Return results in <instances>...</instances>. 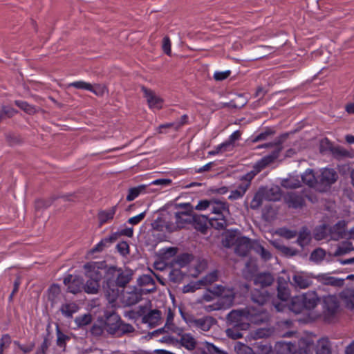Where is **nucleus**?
Listing matches in <instances>:
<instances>
[{
    "label": "nucleus",
    "mask_w": 354,
    "mask_h": 354,
    "mask_svg": "<svg viewBox=\"0 0 354 354\" xmlns=\"http://www.w3.org/2000/svg\"><path fill=\"white\" fill-rule=\"evenodd\" d=\"M306 310H313L318 304L319 298L315 291H308L301 295Z\"/></svg>",
    "instance_id": "obj_17"
},
{
    "label": "nucleus",
    "mask_w": 354,
    "mask_h": 354,
    "mask_svg": "<svg viewBox=\"0 0 354 354\" xmlns=\"http://www.w3.org/2000/svg\"><path fill=\"white\" fill-rule=\"evenodd\" d=\"M130 270H123L115 266H110L106 276V281H103L102 288L105 296L111 304L116 301L119 294V288H124L131 279Z\"/></svg>",
    "instance_id": "obj_1"
},
{
    "label": "nucleus",
    "mask_w": 354,
    "mask_h": 354,
    "mask_svg": "<svg viewBox=\"0 0 354 354\" xmlns=\"http://www.w3.org/2000/svg\"><path fill=\"white\" fill-rule=\"evenodd\" d=\"M235 351L237 354H255L251 347L241 342L236 344Z\"/></svg>",
    "instance_id": "obj_46"
},
{
    "label": "nucleus",
    "mask_w": 354,
    "mask_h": 354,
    "mask_svg": "<svg viewBox=\"0 0 354 354\" xmlns=\"http://www.w3.org/2000/svg\"><path fill=\"white\" fill-rule=\"evenodd\" d=\"M237 240V238H236V236L232 233L227 234L225 237V239L223 241V244L227 248H230L232 246H236V241Z\"/></svg>",
    "instance_id": "obj_55"
},
{
    "label": "nucleus",
    "mask_w": 354,
    "mask_h": 354,
    "mask_svg": "<svg viewBox=\"0 0 354 354\" xmlns=\"http://www.w3.org/2000/svg\"><path fill=\"white\" fill-rule=\"evenodd\" d=\"M313 281L310 277L306 273L298 272L294 274L292 277V284L300 289H305L311 286Z\"/></svg>",
    "instance_id": "obj_16"
},
{
    "label": "nucleus",
    "mask_w": 354,
    "mask_h": 354,
    "mask_svg": "<svg viewBox=\"0 0 354 354\" xmlns=\"http://www.w3.org/2000/svg\"><path fill=\"white\" fill-rule=\"evenodd\" d=\"M231 74V71L227 70L225 71H216L214 74V78L216 81H222L227 79Z\"/></svg>",
    "instance_id": "obj_59"
},
{
    "label": "nucleus",
    "mask_w": 354,
    "mask_h": 354,
    "mask_svg": "<svg viewBox=\"0 0 354 354\" xmlns=\"http://www.w3.org/2000/svg\"><path fill=\"white\" fill-rule=\"evenodd\" d=\"M173 321L174 314L169 310L167 317L166 323L162 330H165L167 332L179 333V331L181 330L175 326Z\"/></svg>",
    "instance_id": "obj_34"
},
{
    "label": "nucleus",
    "mask_w": 354,
    "mask_h": 354,
    "mask_svg": "<svg viewBox=\"0 0 354 354\" xmlns=\"http://www.w3.org/2000/svg\"><path fill=\"white\" fill-rule=\"evenodd\" d=\"M267 318L268 315L262 308H256L252 306L232 310L227 316V319L231 324L240 326L241 330H248L250 323L259 324Z\"/></svg>",
    "instance_id": "obj_2"
},
{
    "label": "nucleus",
    "mask_w": 354,
    "mask_h": 354,
    "mask_svg": "<svg viewBox=\"0 0 354 354\" xmlns=\"http://www.w3.org/2000/svg\"><path fill=\"white\" fill-rule=\"evenodd\" d=\"M353 250H354V248L351 242L344 241L337 248L335 255L340 256L345 254Z\"/></svg>",
    "instance_id": "obj_39"
},
{
    "label": "nucleus",
    "mask_w": 354,
    "mask_h": 354,
    "mask_svg": "<svg viewBox=\"0 0 354 354\" xmlns=\"http://www.w3.org/2000/svg\"><path fill=\"white\" fill-rule=\"evenodd\" d=\"M145 216L146 212H141L136 216L129 218L128 220V223L133 225H137L145 218Z\"/></svg>",
    "instance_id": "obj_58"
},
{
    "label": "nucleus",
    "mask_w": 354,
    "mask_h": 354,
    "mask_svg": "<svg viewBox=\"0 0 354 354\" xmlns=\"http://www.w3.org/2000/svg\"><path fill=\"white\" fill-rule=\"evenodd\" d=\"M171 40H170L169 37L168 36L164 37L163 39H162V48L163 52L167 55H171Z\"/></svg>",
    "instance_id": "obj_54"
},
{
    "label": "nucleus",
    "mask_w": 354,
    "mask_h": 354,
    "mask_svg": "<svg viewBox=\"0 0 354 354\" xmlns=\"http://www.w3.org/2000/svg\"><path fill=\"white\" fill-rule=\"evenodd\" d=\"M284 202L288 207L297 209L305 205V199L302 194L290 192L284 196Z\"/></svg>",
    "instance_id": "obj_12"
},
{
    "label": "nucleus",
    "mask_w": 354,
    "mask_h": 354,
    "mask_svg": "<svg viewBox=\"0 0 354 354\" xmlns=\"http://www.w3.org/2000/svg\"><path fill=\"white\" fill-rule=\"evenodd\" d=\"M301 295L293 297L288 305V308L295 314H299L306 310Z\"/></svg>",
    "instance_id": "obj_26"
},
{
    "label": "nucleus",
    "mask_w": 354,
    "mask_h": 354,
    "mask_svg": "<svg viewBox=\"0 0 354 354\" xmlns=\"http://www.w3.org/2000/svg\"><path fill=\"white\" fill-rule=\"evenodd\" d=\"M274 131L270 129H267L266 131L259 133L256 136H253L252 138V142L255 143L261 140H265L268 138V137L270 135H272Z\"/></svg>",
    "instance_id": "obj_50"
},
{
    "label": "nucleus",
    "mask_w": 354,
    "mask_h": 354,
    "mask_svg": "<svg viewBox=\"0 0 354 354\" xmlns=\"http://www.w3.org/2000/svg\"><path fill=\"white\" fill-rule=\"evenodd\" d=\"M257 354H270L272 352V346L263 341L256 344Z\"/></svg>",
    "instance_id": "obj_43"
},
{
    "label": "nucleus",
    "mask_w": 354,
    "mask_h": 354,
    "mask_svg": "<svg viewBox=\"0 0 354 354\" xmlns=\"http://www.w3.org/2000/svg\"><path fill=\"white\" fill-rule=\"evenodd\" d=\"M250 185V181L243 183L238 185L236 189L232 190L230 194L228 196V199L230 201H235L241 198Z\"/></svg>",
    "instance_id": "obj_25"
},
{
    "label": "nucleus",
    "mask_w": 354,
    "mask_h": 354,
    "mask_svg": "<svg viewBox=\"0 0 354 354\" xmlns=\"http://www.w3.org/2000/svg\"><path fill=\"white\" fill-rule=\"evenodd\" d=\"M69 86L77 89L86 90L97 93L96 91L93 89V86L90 83L84 81H75L71 82L69 84Z\"/></svg>",
    "instance_id": "obj_40"
},
{
    "label": "nucleus",
    "mask_w": 354,
    "mask_h": 354,
    "mask_svg": "<svg viewBox=\"0 0 354 354\" xmlns=\"http://www.w3.org/2000/svg\"><path fill=\"white\" fill-rule=\"evenodd\" d=\"M117 206H113L112 207L105 209L101 210L97 214V218L99 221L100 226H102L106 223L111 222L116 213Z\"/></svg>",
    "instance_id": "obj_21"
},
{
    "label": "nucleus",
    "mask_w": 354,
    "mask_h": 354,
    "mask_svg": "<svg viewBox=\"0 0 354 354\" xmlns=\"http://www.w3.org/2000/svg\"><path fill=\"white\" fill-rule=\"evenodd\" d=\"M185 277V274L179 269H173L169 274V281L175 283H180Z\"/></svg>",
    "instance_id": "obj_38"
},
{
    "label": "nucleus",
    "mask_w": 354,
    "mask_h": 354,
    "mask_svg": "<svg viewBox=\"0 0 354 354\" xmlns=\"http://www.w3.org/2000/svg\"><path fill=\"white\" fill-rule=\"evenodd\" d=\"M331 348L328 339H320L316 346V354H330Z\"/></svg>",
    "instance_id": "obj_29"
},
{
    "label": "nucleus",
    "mask_w": 354,
    "mask_h": 354,
    "mask_svg": "<svg viewBox=\"0 0 354 354\" xmlns=\"http://www.w3.org/2000/svg\"><path fill=\"white\" fill-rule=\"evenodd\" d=\"M218 279V271L214 270L207 274H206L204 277H203L201 279L198 280L200 282V284L202 286H207L209 284H212V283L216 281Z\"/></svg>",
    "instance_id": "obj_37"
},
{
    "label": "nucleus",
    "mask_w": 354,
    "mask_h": 354,
    "mask_svg": "<svg viewBox=\"0 0 354 354\" xmlns=\"http://www.w3.org/2000/svg\"><path fill=\"white\" fill-rule=\"evenodd\" d=\"M147 187V186L145 185H140L137 187L130 188L126 198L127 201L130 202L136 199L140 194L145 192Z\"/></svg>",
    "instance_id": "obj_30"
},
{
    "label": "nucleus",
    "mask_w": 354,
    "mask_h": 354,
    "mask_svg": "<svg viewBox=\"0 0 354 354\" xmlns=\"http://www.w3.org/2000/svg\"><path fill=\"white\" fill-rule=\"evenodd\" d=\"M250 298L254 304L262 306L270 301L271 295L264 288H255L251 291Z\"/></svg>",
    "instance_id": "obj_14"
},
{
    "label": "nucleus",
    "mask_w": 354,
    "mask_h": 354,
    "mask_svg": "<svg viewBox=\"0 0 354 354\" xmlns=\"http://www.w3.org/2000/svg\"><path fill=\"white\" fill-rule=\"evenodd\" d=\"M317 281L324 285L339 287L343 285V280L330 276L328 274H319L316 277Z\"/></svg>",
    "instance_id": "obj_24"
},
{
    "label": "nucleus",
    "mask_w": 354,
    "mask_h": 354,
    "mask_svg": "<svg viewBox=\"0 0 354 354\" xmlns=\"http://www.w3.org/2000/svg\"><path fill=\"white\" fill-rule=\"evenodd\" d=\"M138 283L140 286H148L151 285L152 286H154V281L153 278L147 274H144L139 277L138 279Z\"/></svg>",
    "instance_id": "obj_53"
},
{
    "label": "nucleus",
    "mask_w": 354,
    "mask_h": 354,
    "mask_svg": "<svg viewBox=\"0 0 354 354\" xmlns=\"http://www.w3.org/2000/svg\"><path fill=\"white\" fill-rule=\"evenodd\" d=\"M337 172L333 168L324 167L318 174V192H326L338 179Z\"/></svg>",
    "instance_id": "obj_8"
},
{
    "label": "nucleus",
    "mask_w": 354,
    "mask_h": 354,
    "mask_svg": "<svg viewBox=\"0 0 354 354\" xmlns=\"http://www.w3.org/2000/svg\"><path fill=\"white\" fill-rule=\"evenodd\" d=\"M142 290L134 288L123 293L122 301L126 306H133L138 303L142 297Z\"/></svg>",
    "instance_id": "obj_15"
},
{
    "label": "nucleus",
    "mask_w": 354,
    "mask_h": 354,
    "mask_svg": "<svg viewBox=\"0 0 354 354\" xmlns=\"http://www.w3.org/2000/svg\"><path fill=\"white\" fill-rule=\"evenodd\" d=\"M109 268L106 261H90L84 265L85 275L88 279L106 281Z\"/></svg>",
    "instance_id": "obj_7"
},
{
    "label": "nucleus",
    "mask_w": 354,
    "mask_h": 354,
    "mask_svg": "<svg viewBox=\"0 0 354 354\" xmlns=\"http://www.w3.org/2000/svg\"><path fill=\"white\" fill-rule=\"evenodd\" d=\"M252 248L251 240L245 236L237 238L236 246L234 248L235 253L241 257H245L248 254Z\"/></svg>",
    "instance_id": "obj_13"
},
{
    "label": "nucleus",
    "mask_w": 354,
    "mask_h": 354,
    "mask_svg": "<svg viewBox=\"0 0 354 354\" xmlns=\"http://www.w3.org/2000/svg\"><path fill=\"white\" fill-rule=\"evenodd\" d=\"M83 279L77 275L68 274L64 279V283L67 286L68 291L76 294L81 292L84 285Z\"/></svg>",
    "instance_id": "obj_10"
},
{
    "label": "nucleus",
    "mask_w": 354,
    "mask_h": 354,
    "mask_svg": "<svg viewBox=\"0 0 354 354\" xmlns=\"http://www.w3.org/2000/svg\"><path fill=\"white\" fill-rule=\"evenodd\" d=\"M209 210L213 216L209 218L203 217V219H208L210 225L216 230L225 229L228 225L227 216L230 215L228 203L220 200H212Z\"/></svg>",
    "instance_id": "obj_4"
},
{
    "label": "nucleus",
    "mask_w": 354,
    "mask_h": 354,
    "mask_svg": "<svg viewBox=\"0 0 354 354\" xmlns=\"http://www.w3.org/2000/svg\"><path fill=\"white\" fill-rule=\"evenodd\" d=\"M0 113L2 115V118L4 119L6 118L12 117L17 113V111L11 106H2L1 109L0 110Z\"/></svg>",
    "instance_id": "obj_51"
},
{
    "label": "nucleus",
    "mask_w": 354,
    "mask_h": 354,
    "mask_svg": "<svg viewBox=\"0 0 354 354\" xmlns=\"http://www.w3.org/2000/svg\"><path fill=\"white\" fill-rule=\"evenodd\" d=\"M56 335H57V341L56 344L57 346L59 348H62L64 350H65L66 347V342L71 339V337L65 335L62 331L61 330L60 328L58 325H57L56 327Z\"/></svg>",
    "instance_id": "obj_32"
},
{
    "label": "nucleus",
    "mask_w": 354,
    "mask_h": 354,
    "mask_svg": "<svg viewBox=\"0 0 354 354\" xmlns=\"http://www.w3.org/2000/svg\"><path fill=\"white\" fill-rule=\"evenodd\" d=\"M255 250L264 261L270 260L272 257L271 253L260 244L257 245Z\"/></svg>",
    "instance_id": "obj_48"
},
{
    "label": "nucleus",
    "mask_w": 354,
    "mask_h": 354,
    "mask_svg": "<svg viewBox=\"0 0 354 354\" xmlns=\"http://www.w3.org/2000/svg\"><path fill=\"white\" fill-rule=\"evenodd\" d=\"M326 256L325 251L322 248H317L313 251L310 254V259L315 261H319L324 259Z\"/></svg>",
    "instance_id": "obj_49"
},
{
    "label": "nucleus",
    "mask_w": 354,
    "mask_h": 354,
    "mask_svg": "<svg viewBox=\"0 0 354 354\" xmlns=\"http://www.w3.org/2000/svg\"><path fill=\"white\" fill-rule=\"evenodd\" d=\"M280 149H281L279 147L277 151H274L272 154L266 156L263 158H262L263 159V161H265L268 165L271 164L277 158Z\"/></svg>",
    "instance_id": "obj_63"
},
{
    "label": "nucleus",
    "mask_w": 354,
    "mask_h": 354,
    "mask_svg": "<svg viewBox=\"0 0 354 354\" xmlns=\"http://www.w3.org/2000/svg\"><path fill=\"white\" fill-rule=\"evenodd\" d=\"M180 205L183 207V210L175 213V223H167L165 225L166 229L170 232L183 228L186 224L191 223L193 221L196 222V218L192 215V206L189 203Z\"/></svg>",
    "instance_id": "obj_6"
},
{
    "label": "nucleus",
    "mask_w": 354,
    "mask_h": 354,
    "mask_svg": "<svg viewBox=\"0 0 354 354\" xmlns=\"http://www.w3.org/2000/svg\"><path fill=\"white\" fill-rule=\"evenodd\" d=\"M59 310L65 317L71 318L79 310V306L75 302L65 303L61 306Z\"/></svg>",
    "instance_id": "obj_27"
},
{
    "label": "nucleus",
    "mask_w": 354,
    "mask_h": 354,
    "mask_svg": "<svg viewBox=\"0 0 354 354\" xmlns=\"http://www.w3.org/2000/svg\"><path fill=\"white\" fill-rule=\"evenodd\" d=\"M205 348L209 354H227V352L221 350L219 348L211 343H207Z\"/></svg>",
    "instance_id": "obj_57"
},
{
    "label": "nucleus",
    "mask_w": 354,
    "mask_h": 354,
    "mask_svg": "<svg viewBox=\"0 0 354 354\" xmlns=\"http://www.w3.org/2000/svg\"><path fill=\"white\" fill-rule=\"evenodd\" d=\"M15 103L19 108L24 110L26 113H30L33 111L34 108L25 101L15 100Z\"/></svg>",
    "instance_id": "obj_56"
},
{
    "label": "nucleus",
    "mask_w": 354,
    "mask_h": 354,
    "mask_svg": "<svg viewBox=\"0 0 354 354\" xmlns=\"http://www.w3.org/2000/svg\"><path fill=\"white\" fill-rule=\"evenodd\" d=\"M274 281L273 276L268 272L259 273L255 276L254 283L261 288L270 286Z\"/></svg>",
    "instance_id": "obj_23"
},
{
    "label": "nucleus",
    "mask_w": 354,
    "mask_h": 354,
    "mask_svg": "<svg viewBox=\"0 0 354 354\" xmlns=\"http://www.w3.org/2000/svg\"><path fill=\"white\" fill-rule=\"evenodd\" d=\"M243 330H241L240 326H237V325L234 324L231 328L226 330V334L230 338L238 339L243 337Z\"/></svg>",
    "instance_id": "obj_36"
},
{
    "label": "nucleus",
    "mask_w": 354,
    "mask_h": 354,
    "mask_svg": "<svg viewBox=\"0 0 354 354\" xmlns=\"http://www.w3.org/2000/svg\"><path fill=\"white\" fill-rule=\"evenodd\" d=\"M100 281L95 279H88L86 283L83 285L84 292L88 294H97L100 287Z\"/></svg>",
    "instance_id": "obj_28"
},
{
    "label": "nucleus",
    "mask_w": 354,
    "mask_h": 354,
    "mask_svg": "<svg viewBox=\"0 0 354 354\" xmlns=\"http://www.w3.org/2000/svg\"><path fill=\"white\" fill-rule=\"evenodd\" d=\"M290 292L286 283H279L277 287V297L282 301H287L290 297Z\"/></svg>",
    "instance_id": "obj_33"
},
{
    "label": "nucleus",
    "mask_w": 354,
    "mask_h": 354,
    "mask_svg": "<svg viewBox=\"0 0 354 354\" xmlns=\"http://www.w3.org/2000/svg\"><path fill=\"white\" fill-rule=\"evenodd\" d=\"M192 259V255L189 254L188 253H183L178 256H177L176 259V263L180 266V267H185L188 263H190V261Z\"/></svg>",
    "instance_id": "obj_44"
},
{
    "label": "nucleus",
    "mask_w": 354,
    "mask_h": 354,
    "mask_svg": "<svg viewBox=\"0 0 354 354\" xmlns=\"http://www.w3.org/2000/svg\"><path fill=\"white\" fill-rule=\"evenodd\" d=\"M217 296L216 301L211 304L204 305V309L207 312L227 309L231 307L234 303L235 293L233 289L226 288L225 286L218 285L213 287L212 290L204 293L202 299L209 302Z\"/></svg>",
    "instance_id": "obj_3"
},
{
    "label": "nucleus",
    "mask_w": 354,
    "mask_h": 354,
    "mask_svg": "<svg viewBox=\"0 0 354 354\" xmlns=\"http://www.w3.org/2000/svg\"><path fill=\"white\" fill-rule=\"evenodd\" d=\"M104 324L105 331L116 337H120L125 334L134 331V328L132 325L124 323L121 318L115 313L107 316Z\"/></svg>",
    "instance_id": "obj_5"
},
{
    "label": "nucleus",
    "mask_w": 354,
    "mask_h": 354,
    "mask_svg": "<svg viewBox=\"0 0 354 354\" xmlns=\"http://www.w3.org/2000/svg\"><path fill=\"white\" fill-rule=\"evenodd\" d=\"M180 344L188 350H193L195 348L196 342L192 335L189 333L182 335L180 339Z\"/></svg>",
    "instance_id": "obj_31"
},
{
    "label": "nucleus",
    "mask_w": 354,
    "mask_h": 354,
    "mask_svg": "<svg viewBox=\"0 0 354 354\" xmlns=\"http://www.w3.org/2000/svg\"><path fill=\"white\" fill-rule=\"evenodd\" d=\"M333 154L339 157H348L349 152L342 147H336L333 149Z\"/></svg>",
    "instance_id": "obj_64"
},
{
    "label": "nucleus",
    "mask_w": 354,
    "mask_h": 354,
    "mask_svg": "<svg viewBox=\"0 0 354 354\" xmlns=\"http://www.w3.org/2000/svg\"><path fill=\"white\" fill-rule=\"evenodd\" d=\"M161 319V313L159 310H151L147 315H144L142 321L147 324L150 328H154L159 324Z\"/></svg>",
    "instance_id": "obj_19"
},
{
    "label": "nucleus",
    "mask_w": 354,
    "mask_h": 354,
    "mask_svg": "<svg viewBox=\"0 0 354 354\" xmlns=\"http://www.w3.org/2000/svg\"><path fill=\"white\" fill-rule=\"evenodd\" d=\"M104 331H105L104 323L102 325L94 324L90 330L91 335L96 337L101 336Z\"/></svg>",
    "instance_id": "obj_52"
},
{
    "label": "nucleus",
    "mask_w": 354,
    "mask_h": 354,
    "mask_svg": "<svg viewBox=\"0 0 354 354\" xmlns=\"http://www.w3.org/2000/svg\"><path fill=\"white\" fill-rule=\"evenodd\" d=\"M301 180L305 185L318 191V175H315L313 169H307L301 175Z\"/></svg>",
    "instance_id": "obj_18"
},
{
    "label": "nucleus",
    "mask_w": 354,
    "mask_h": 354,
    "mask_svg": "<svg viewBox=\"0 0 354 354\" xmlns=\"http://www.w3.org/2000/svg\"><path fill=\"white\" fill-rule=\"evenodd\" d=\"M201 286L199 281H192L185 286L182 288L183 293H191L195 292L196 290L200 289Z\"/></svg>",
    "instance_id": "obj_47"
},
{
    "label": "nucleus",
    "mask_w": 354,
    "mask_h": 354,
    "mask_svg": "<svg viewBox=\"0 0 354 354\" xmlns=\"http://www.w3.org/2000/svg\"><path fill=\"white\" fill-rule=\"evenodd\" d=\"M263 194L260 192H257L250 202V208L257 209L261 207L263 203Z\"/></svg>",
    "instance_id": "obj_45"
},
{
    "label": "nucleus",
    "mask_w": 354,
    "mask_h": 354,
    "mask_svg": "<svg viewBox=\"0 0 354 354\" xmlns=\"http://www.w3.org/2000/svg\"><path fill=\"white\" fill-rule=\"evenodd\" d=\"M346 223L345 221H339L330 229V237L333 240H339L346 235Z\"/></svg>",
    "instance_id": "obj_20"
},
{
    "label": "nucleus",
    "mask_w": 354,
    "mask_h": 354,
    "mask_svg": "<svg viewBox=\"0 0 354 354\" xmlns=\"http://www.w3.org/2000/svg\"><path fill=\"white\" fill-rule=\"evenodd\" d=\"M116 240V237L115 235H111L109 237H106L104 239L101 240L97 244L95 245V247L92 249L93 252H97L102 251L103 249L107 246V244L111 243Z\"/></svg>",
    "instance_id": "obj_35"
},
{
    "label": "nucleus",
    "mask_w": 354,
    "mask_h": 354,
    "mask_svg": "<svg viewBox=\"0 0 354 354\" xmlns=\"http://www.w3.org/2000/svg\"><path fill=\"white\" fill-rule=\"evenodd\" d=\"M142 91L150 109L159 110L162 107V99L158 96L152 90L143 86Z\"/></svg>",
    "instance_id": "obj_11"
},
{
    "label": "nucleus",
    "mask_w": 354,
    "mask_h": 354,
    "mask_svg": "<svg viewBox=\"0 0 354 354\" xmlns=\"http://www.w3.org/2000/svg\"><path fill=\"white\" fill-rule=\"evenodd\" d=\"M60 292L59 286L57 284L51 285L48 288L49 299H54Z\"/></svg>",
    "instance_id": "obj_60"
},
{
    "label": "nucleus",
    "mask_w": 354,
    "mask_h": 354,
    "mask_svg": "<svg viewBox=\"0 0 354 354\" xmlns=\"http://www.w3.org/2000/svg\"><path fill=\"white\" fill-rule=\"evenodd\" d=\"M92 322V317L90 314H84L77 316L75 319V322L78 327H83L90 324Z\"/></svg>",
    "instance_id": "obj_41"
},
{
    "label": "nucleus",
    "mask_w": 354,
    "mask_h": 354,
    "mask_svg": "<svg viewBox=\"0 0 354 354\" xmlns=\"http://www.w3.org/2000/svg\"><path fill=\"white\" fill-rule=\"evenodd\" d=\"M276 354H295L296 344L291 342H278L274 346Z\"/></svg>",
    "instance_id": "obj_22"
},
{
    "label": "nucleus",
    "mask_w": 354,
    "mask_h": 354,
    "mask_svg": "<svg viewBox=\"0 0 354 354\" xmlns=\"http://www.w3.org/2000/svg\"><path fill=\"white\" fill-rule=\"evenodd\" d=\"M339 302L335 295H328L323 299V316L326 322H333L339 312Z\"/></svg>",
    "instance_id": "obj_9"
},
{
    "label": "nucleus",
    "mask_w": 354,
    "mask_h": 354,
    "mask_svg": "<svg viewBox=\"0 0 354 354\" xmlns=\"http://www.w3.org/2000/svg\"><path fill=\"white\" fill-rule=\"evenodd\" d=\"M217 146L218 147V150H220L221 153L225 151H229L232 150L234 147V145L232 143H230L228 140L222 142L220 145H218Z\"/></svg>",
    "instance_id": "obj_62"
},
{
    "label": "nucleus",
    "mask_w": 354,
    "mask_h": 354,
    "mask_svg": "<svg viewBox=\"0 0 354 354\" xmlns=\"http://www.w3.org/2000/svg\"><path fill=\"white\" fill-rule=\"evenodd\" d=\"M310 239V233L306 230L303 229L301 231H300L298 238H297V243L301 247L305 246L308 243Z\"/></svg>",
    "instance_id": "obj_42"
},
{
    "label": "nucleus",
    "mask_w": 354,
    "mask_h": 354,
    "mask_svg": "<svg viewBox=\"0 0 354 354\" xmlns=\"http://www.w3.org/2000/svg\"><path fill=\"white\" fill-rule=\"evenodd\" d=\"M211 203L212 201L208 200L200 201L196 206V209L199 211L205 210L208 208L210 209Z\"/></svg>",
    "instance_id": "obj_61"
}]
</instances>
